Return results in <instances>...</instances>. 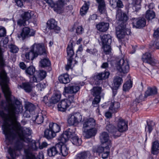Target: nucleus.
I'll list each match as a JSON object with an SVG mask.
<instances>
[{
  "label": "nucleus",
  "mask_w": 159,
  "mask_h": 159,
  "mask_svg": "<svg viewBox=\"0 0 159 159\" xmlns=\"http://www.w3.org/2000/svg\"><path fill=\"white\" fill-rule=\"evenodd\" d=\"M99 138L102 146L98 147L96 151L97 152L102 153V158L106 159L110 154V148L112 146V141L110 139L108 134L106 132L101 133Z\"/></svg>",
  "instance_id": "obj_2"
},
{
  "label": "nucleus",
  "mask_w": 159,
  "mask_h": 159,
  "mask_svg": "<svg viewBox=\"0 0 159 159\" xmlns=\"http://www.w3.org/2000/svg\"><path fill=\"white\" fill-rule=\"evenodd\" d=\"M73 44L72 43H70L68 44L67 48V55L69 57L68 58V62L66 66V69L68 70L71 68L72 65V62H74L73 65L76 63L77 62L75 60L72 61V57L74 54V52L73 49Z\"/></svg>",
  "instance_id": "obj_8"
},
{
  "label": "nucleus",
  "mask_w": 159,
  "mask_h": 159,
  "mask_svg": "<svg viewBox=\"0 0 159 159\" xmlns=\"http://www.w3.org/2000/svg\"><path fill=\"white\" fill-rule=\"evenodd\" d=\"M143 98V95L141 94H140L139 97L136 98L135 101L134 102V105L136 106L137 103H139L142 100Z\"/></svg>",
  "instance_id": "obj_61"
},
{
  "label": "nucleus",
  "mask_w": 159,
  "mask_h": 159,
  "mask_svg": "<svg viewBox=\"0 0 159 159\" xmlns=\"http://www.w3.org/2000/svg\"><path fill=\"white\" fill-rule=\"evenodd\" d=\"M82 121V115L79 112H74L69 114L67 122L69 126H76Z\"/></svg>",
  "instance_id": "obj_4"
},
{
  "label": "nucleus",
  "mask_w": 159,
  "mask_h": 159,
  "mask_svg": "<svg viewBox=\"0 0 159 159\" xmlns=\"http://www.w3.org/2000/svg\"><path fill=\"white\" fill-rule=\"evenodd\" d=\"M24 152L25 155L23 159H30V149L29 148L25 149Z\"/></svg>",
  "instance_id": "obj_56"
},
{
  "label": "nucleus",
  "mask_w": 159,
  "mask_h": 159,
  "mask_svg": "<svg viewBox=\"0 0 159 159\" xmlns=\"http://www.w3.org/2000/svg\"><path fill=\"white\" fill-rule=\"evenodd\" d=\"M83 31L84 29L82 27V26H79L77 27L76 32L77 34H81Z\"/></svg>",
  "instance_id": "obj_62"
},
{
  "label": "nucleus",
  "mask_w": 159,
  "mask_h": 159,
  "mask_svg": "<svg viewBox=\"0 0 159 159\" xmlns=\"http://www.w3.org/2000/svg\"><path fill=\"white\" fill-rule=\"evenodd\" d=\"M46 50L45 46L43 44H34L32 46L30 52H32V57L31 60L37 57L39 54H45Z\"/></svg>",
  "instance_id": "obj_5"
},
{
  "label": "nucleus",
  "mask_w": 159,
  "mask_h": 159,
  "mask_svg": "<svg viewBox=\"0 0 159 159\" xmlns=\"http://www.w3.org/2000/svg\"><path fill=\"white\" fill-rule=\"evenodd\" d=\"M132 87V83L130 80L127 81L123 86V90L125 91H128Z\"/></svg>",
  "instance_id": "obj_46"
},
{
  "label": "nucleus",
  "mask_w": 159,
  "mask_h": 159,
  "mask_svg": "<svg viewBox=\"0 0 159 159\" xmlns=\"http://www.w3.org/2000/svg\"><path fill=\"white\" fill-rule=\"evenodd\" d=\"M9 48L10 49V51L13 53H16L19 50L18 48L15 45L11 44Z\"/></svg>",
  "instance_id": "obj_55"
},
{
  "label": "nucleus",
  "mask_w": 159,
  "mask_h": 159,
  "mask_svg": "<svg viewBox=\"0 0 159 159\" xmlns=\"http://www.w3.org/2000/svg\"><path fill=\"white\" fill-rule=\"evenodd\" d=\"M36 107V105L30 103V118L33 122H34L35 118L39 115V113H36L35 111Z\"/></svg>",
  "instance_id": "obj_25"
},
{
  "label": "nucleus",
  "mask_w": 159,
  "mask_h": 159,
  "mask_svg": "<svg viewBox=\"0 0 159 159\" xmlns=\"http://www.w3.org/2000/svg\"><path fill=\"white\" fill-rule=\"evenodd\" d=\"M50 65V61L48 58L42 59L39 62V65L41 67L48 66Z\"/></svg>",
  "instance_id": "obj_44"
},
{
  "label": "nucleus",
  "mask_w": 159,
  "mask_h": 159,
  "mask_svg": "<svg viewBox=\"0 0 159 159\" xmlns=\"http://www.w3.org/2000/svg\"><path fill=\"white\" fill-rule=\"evenodd\" d=\"M42 101L48 106H51L52 103L50 102V100H48V97L45 96L43 97Z\"/></svg>",
  "instance_id": "obj_58"
},
{
  "label": "nucleus",
  "mask_w": 159,
  "mask_h": 159,
  "mask_svg": "<svg viewBox=\"0 0 159 159\" xmlns=\"http://www.w3.org/2000/svg\"><path fill=\"white\" fill-rule=\"evenodd\" d=\"M49 128L56 134L61 130V127L59 125L56 123H50L49 124Z\"/></svg>",
  "instance_id": "obj_33"
},
{
  "label": "nucleus",
  "mask_w": 159,
  "mask_h": 159,
  "mask_svg": "<svg viewBox=\"0 0 159 159\" xmlns=\"http://www.w3.org/2000/svg\"><path fill=\"white\" fill-rule=\"evenodd\" d=\"M83 131L85 137L86 138H89L96 134L97 129L95 128H92L86 131V129L83 130Z\"/></svg>",
  "instance_id": "obj_22"
},
{
  "label": "nucleus",
  "mask_w": 159,
  "mask_h": 159,
  "mask_svg": "<svg viewBox=\"0 0 159 159\" xmlns=\"http://www.w3.org/2000/svg\"><path fill=\"white\" fill-rule=\"evenodd\" d=\"M22 148V147L21 145L17 144H16L14 147H9L8 149V152L12 159H11L9 157H7V159H15L17 155V151L20 150Z\"/></svg>",
  "instance_id": "obj_15"
},
{
  "label": "nucleus",
  "mask_w": 159,
  "mask_h": 159,
  "mask_svg": "<svg viewBox=\"0 0 159 159\" xmlns=\"http://www.w3.org/2000/svg\"><path fill=\"white\" fill-rule=\"evenodd\" d=\"M36 86L39 90L40 91H42L43 89H44L46 87L45 84L44 83H39L37 84Z\"/></svg>",
  "instance_id": "obj_59"
},
{
  "label": "nucleus",
  "mask_w": 159,
  "mask_h": 159,
  "mask_svg": "<svg viewBox=\"0 0 159 159\" xmlns=\"http://www.w3.org/2000/svg\"><path fill=\"white\" fill-rule=\"evenodd\" d=\"M142 0H133V2L135 5L133 6V8L136 11H139L140 8V3Z\"/></svg>",
  "instance_id": "obj_48"
},
{
  "label": "nucleus",
  "mask_w": 159,
  "mask_h": 159,
  "mask_svg": "<svg viewBox=\"0 0 159 159\" xmlns=\"http://www.w3.org/2000/svg\"><path fill=\"white\" fill-rule=\"evenodd\" d=\"M30 33V29L27 27L23 28L21 33L18 34V37L19 38H22V40L24 39L28 36Z\"/></svg>",
  "instance_id": "obj_29"
},
{
  "label": "nucleus",
  "mask_w": 159,
  "mask_h": 159,
  "mask_svg": "<svg viewBox=\"0 0 159 159\" xmlns=\"http://www.w3.org/2000/svg\"><path fill=\"white\" fill-rule=\"evenodd\" d=\"M120 106L119 102H111L109 109L112 112H117L119 110Z\"/></svg>",
  "instance_id": "obj_28"
},
{
  "label": "nucleus",
  "mask_w": 159,
  "mask_h": 159,
  "mask_svg": "<svg viewBox=\"0 0 159 159\" xmlns=\"http://www.w3.org/2000/svg\"><path fill=\"white\" fill-rule=\"evenodd\" d=\"M46 72L43 70L37 71L33 66H30V82H39L46 77Z\"/></svg>",
  "instance_id": "obj_3"
},
{
  "label": "nucleus",
  "mask_w": 159,
  "mask_h": 159,
  "mask_svg": "<svg viewBox=\"0 0 159 159\" xmlns=\"http://www.w3.org/2000/svg\"><path fill=\"white\" fill-rule=\"evenodd\" d=\"M99 4L98 9L99 11L101 13H103L105 10V3L104 0H96Z\"/></svg>",
  "instance_id": "obj_40"
},
{
  "label": "nucleus",
  "mask_w": 159,
  "mask_h": 159,
  "mask_svg": "<svg viewBox=\"0 0 159 159\" xmlns=\"http://www.w3.org/2000/svg\"><path fill=\"white\" fill-rule=\"evenodd\" d=\"M74 96H69L67 98L61 100L57 105V109L59 111L64 112L66 111L74 102Z\"/></svg>",
  "instance_id": "obj_6"
},
{
  "label": "nucleus",
  "mask_w": 159,
  "mask_h": 159,
  "mask_svg": "<svg viewBox=\"0 0 159 159\" xmlns=\"http://www.w3.org/2000/svg\"><path fill=\"white\" fill-rule=\"evenodd\" d=\"M117 126V131L121 134V132H123L126 131L128 129V127L127 124L125 120L121 118L118 119Z\"/></svg>",
  "instance_id": "obj_17"
},
{
  "label": "nucleus",
  "mask_w": 159,
  "mask_h": 159,
  "mask_svg": "<svg viewBox=\"0 0 159 159\" xmlns=\"http://www.w3.org/2000/svg\"><path fill=\"white\" fill-rule=\"evenodd\" d=\"M30 16V13L28 12H25L21 15V17L22 19H24L28 22V24H29V16Z\"/></svg>",
  "instance_id": "obj_52"
},
{
  "label": "nucleus",
  "mask_w": 159,
  "mask_h": 159,
  "mask_svg": "<svg viewBox=\"0 0 159 159\" xmlns=\"http://www.w3.org/2000/svg\"><path fill=\"white\" fill-rule=\"evenodd\" d=\"M95 97L93 101L92 104L94 106H96L100 101V96H94Z\"/></svg>",
  "instance_id": "obj_57"
},
{
  "label": "nucleus",
  "mask_w": 159,
  "mask_h": 159,
  "mask_svg": "<svg viewBox=\"0 0 159 159\" xmlns=\"http://www.w3.org/2000/svg\"><path fill=\"white\" fill-rule=\"evenodd\" d=\"M102 45V48L103 49L104 52L106 54H109L111 51V48L110 46V44H105Z\"/></svg>",
  "instance_id": "obj_49"
},
{
  "label": "nucleus",
  "mask_w": 159,
  "mask_h": 159,
  "mask_svg": "<svg viewBox=\"0 0 159 159\" xmlns=\"http://www.w3.org/2000/svg\"><path fill=\"white\" fill-rule=\"evenodd\" d=\"M116 19L117 20L123 23V25H125V22L128 20L129 18L127 15L122 12L120 9H119L116 12Z\"/></svg>",
  "instance_id": "obj_12"
},
{
  "label": "nucleus",
  "mask_w": 159,
  "mask_h": 159,
  "mask_svg": "<svg viewBox=\"0 0 159 159\" xmlns=\"http://www.w3.org/2000/svg\"><path fill=\"white\" fill-rule=\"evenodd\" d=\"M56 134L49 128L47 129L44 132V137L48 139L53 138L56 136Z\"/></svg>",
  "instance_id": "obj_32"
},
{
  "label": "nucleus",
  "mask_w": 159,
  "mask_h": 159,
  "mask_svg": "<svg viewBox=\"0 0 159 159\" xmlns=\"http://www.w3.org/2000/svg\"><path fill=\"white\" fill-rule=\"evenodd\" d=\"M61 96V92L58 91H56L50 99V102L52 103H57L60 99Z\"/></svg>",
  "instance_id": "obj_21"
},
{
  "label": "nucleus",
  "mask_w": 159,
  "mask_h": 159,
  "mask_svg": "<svg viewBox=\"0 0 159 159\" xmlns=\"http://www.w3.org/2000/svg\"><path fill=\"white\" fill-rule=\"evenodd\" d=\"M39 144L40 143L38 141L30 139V152L38 151Z\"/></svg>",
  "instance_id": "obj_30"
},
{
  "label": "nucleus",
  "mask_w": 159,
  "mask_h": 159,
  "mask_svg": "<svg viewBox=\"0 0 159 159\" xmlns=\"http://www.w3.org/2000/svg\"><path fill=\"white\" fill-rule=\"evenodd\" d=\"M30 159H44L43 154L42 152H30Z\"/></svg>",
  "instance_id": "obj_27"
},
{
  "label": "nucleus",
  "mask_w": 159,
  "mask_h": 159,
  "mask_svg": "<svg viewBox=\"0 0 159 159\" xmlns=\"http://www.w3.org/2000/svg\"><path fill=\"white\" fill-rule=\"evenodd\" d=\"M122 82L123 80L121 78L119 77H115L113 81L114 87L116 88H118Z\"/></svg>",
  "instance_id": "obj_43"
},
{
  "label": "nucleus",
  "mask_w": 159,
  "mask_h": 159,
  "mask_svg": "<svg viewBox=\"0 0 159 159\" xmlns=\"http://www.w3.org/2000/svg\"><path fill=\"white\" fill-rule=\"evenodd\" d=\"M58 80L60 83L64 84H67L70 81L69 76L67 74L61 75L59 77Z\"/></svg>",
  "instance_id": "obj_39"
},
{
  "label": "nucleus",
  "mask_w": 159,
  "mask_h": 159,
  "mask_svg": "<svg viewBox=\"0 0 159 159\" xmlns=\"http://www.w3.org/2000/svg\"><path fill=\"white\" fill-rule=\"evenodd\" d=\"M74 135L75 132L71 129H69L66 131L58 138V140L61 142L59 143L64 144L63 143L66 142L70 138Z\"/></svg>",
  "instance_id": "obj_11"
},
{
  "label": "nucleus",
  "mask_w": 159,
  "mask_h": 159,
  "mask_svg": "<svg viewBox=\"0 0 159 159\" xmlns=\"http://www.w3.org/2000/svg\"><path fill=\"white\" fill-rule=\"evenodd\" d=\"M43 117L42 113H39V115L36 118H35L34 122H33L34 124L39 125L41 124L43 122Z\"/></svg>",
  "instance_id": "obj_42"
},
{
  "label": "nucleus",
  "mask_w": 159,
  "mask_h": 159,
  "mask_svg": "<svg viewBox=\"0 0 159 159\" xmlns=\"http://www.w3.org/2000/svg\"><path fill=\"white\" fill-rule=\"evenodd\" d=\"M46 29L53 30L56 33H58L60 30V28L57 25V22L53 19L48 20L47 23Z\"/></svg>",
  "instance_id": "obj_14"
},
{
  "label": "nucleus",
  "mask_w": 159,
  "mask_h": 159,
  "mask_svg": "<svg viewBox=\"0 0 159 159\" xmlns=\"http://www.w3.org/2000/svg\"><path fill=\"white\" fill-rule=\"evenodd\" d=\"M153 124V122L152 121L148 123L147 125L145 127V130L146 131L147 129V131H148L149 133H150L152 130V127L154 125Z\"/></svg>",
  "instance_id": "obj_54"
},
{
  "label": "nucleus",
  "mask_w": 159,
  "mask_h": 159,
  "mask_svg": "<svg viewBox=\"0 0 159 159\" xmlns=\"http://www.w3.org/2000/svg\"><path fill=\"white\" fill-rule=\"evenodd\" d=\"M88 9V5L86 3H85L80 9V13L81 15L83 16L85 15L87 13Z\"/></svg>",
  "instance_id": "obj_51"
},
{
  "label": "nucleus",
  "mask_w": 159,
  "mask_h": 159,
  "mask_svg": "<svg viewBox=\"0 0 159 159\" xmlns=\"http://www.w3.org/2000/svg\"><path fill=\"white\" fill-rule=\"evenodd\" d=\"M8 79L6 76H1L0 84L6 99V102L2 101L1 105L5 110L8 111L9 115L4 121L2 129L6 141L9 144L16 139L24 140L25 136L23 128L16 121V115L20 111V102L16 100L15 103L12 101L11 98V92L8 86Z\"/></svg>",
  "instance_id": "obj_1"
},
{
  "label": "nucleus",
  "mask_w": 159,
  "mask_h": 159,
  "mask_svg": "<svg viewBox=\"0 0 159 159\" xmlns=\"http://www.w3.org/2000/svg\"><path fill=\"white\" fill-rule=\"evenodd\" d=\"M135 20L134 18V20ZM133 24H135L137 28H139L144 27L146 25V20L143 18H141L139 20H137L136 22H134V20H133Z\"/></svg>",
  "instance_id": "obj_37"
},
{
  "label": "nucleus",
  "mask_w": 159,
  "mask_h": 159,
  "mask_svg": "<svg viewBox=\"0 0 159 159\" xmlns=\"http://www.w3.org/2000/svg\"><path fill=\"white\" fill-rule=\"evenodd\" d=\"M80 88L79 86L75 85L70 84L67 87H65L64 88V95H65L66 93L74 94L80 90Z\"/></svg>",
  "instance_id": "obj_16"
},
{
  "label": "nucleus",
  "mask_w": 159,
  "mask_h": 159,
  "mask_svg": "<svg viewBox=\"0 0 159 159\" xmlns=\"http://www.w3.org/2000/svg\"><path fill=\"white\" fill-rule=\"evenodd\" d=\"M20 86L21 88L24 89L26 92H30V84L29 82L23 83Z\"/></svg>",
  "instance_id": "obj_47"
},
{
  "label": "nucleus",
  "mask_w": 159,
  "mask_h": 159,
  "mask_svg": "<svg viewBox=\"0 0 159 159\" xmlns=\"http://www.w3.org/2000/svg\"><path fill=\"white\" fill-rule=\"evenodd\" d=\"M36 13H34V11L30 12V21H31L33 24V25H32V26H35L36 25Z\"/></svg>",
  "instance_id": "obj_50"
},
{
  "label": "nucleus",
  "mask_w": 159,
  "mask_h": 159,
  "mask_svg": "<svg viewBox=\"0 0 159 159\" xmlns=\"http://www.w3.org/2000/svg\"><path fill=\"white\" fill-rule=\"evenodd\" d=\"M95 125V120L93 118H90L85 120L83 125V130H85L87 128L93 127Z\"/></svg>",
  "instance_id": "obj_20"
},
{
  "label": "nucleus",
  "mask_w": 159,
  "mask_h": 159,
  "mask_svg": "<svg viewBox=\"0 0 159 159\" xmlns=\"http://www.w3.org/2000/svg\"><path fill=\"white\" fill-rule=\"evenodd\" d=\"M15 1L17 6L18 7H21L23 5V2H26L27 1V0H15Z\"/></svg>",
  "instance_id": "obj_60"
},
{
  "label": "nucleus",
  "mask_w": 159,
  "mask_h": 159,
  "mask_svg": "<svg viewBox=\"0 0 159 159\" xmlns=\"http://www.w3.org/2000/svg\"><path fill=\"white\" fill-rule=\"evenodd\" d=\"M110 75L109 73L107 71H104L98 74L95 77L96 80H101L108 78Z\"/></svg>",
  "instance_id": "obj_35"
},
{
  "label": "nucleus",
  "mask_w": 159,
  "mask_h": 159,
  "mask_svg": "<svg viewBox=\"0 0 159 159\" xmlns=\"http://www.w3.org/2000/svg\"><path fill=\"white\" fill-rule=\"evenodd\" d=\"M130 29L126 28L125 25H120L116 28V35L119 39L123 38L126 35L130 34Z\"/></svg>",
  "instance_id": "obj_9"
},
{
  "label": "nucleus",
  "mask_w": 159,
  "mask_h": 159,
  "mask_svg": "<svg viewBox=\"0 0 159 159\" xmlns=\"http://www.w3.org/2000/svg\"><path fill=\"white\" fill-rule=\"evenodd\" d=\"M159 151V143L155 141L152 143V153L156 155L158 154Z\"/></svg>",
  "instance_id": "obj_36"
},
{
  "label": "nucleus",
  "mask_w": 159,
  "mask_h": 159,
  "mask_svg": "<svg viewBox=\"0 0 159 159\" xmlns=\"http://www.w3.org/2000/svg\"><path fill=\"white\" fill-rule=\"evenodd\" d=\"M142 59L144 62L148 63L152 66L155 64V60L150 53L146 52L143 54L142 56Z\"/></svg>",
  "instance_id": "obj_18"
},
{
  "label": "nucleus",
  "mask_w": 159,
  "mask_h": 159,
  "mask_svg": "<svg viewBox=\"0 0 159 159\" xmlns=\"http://www.w3.org/2000/svg\"><path fill=\"white\" fill-rule=\"evenodd\" d=\"M102 44H111L112 42L111 37L109 34H104L100 36Z\"/></svg>",
  "instance_id": "obj_26"
},
{
  "label": "nucleus",
  "mask_w": 159,
  "mask_h": 159,
  "mask_svg": "<svg viewBox=\"0 0 159 159\" xmlns=\"http://www.w3.org/2000/svg\"><path fill=\"white\" fill-rule=\"evenodd\" d=\"M30 52H26L25 56V61L26 62H29L30 61Z\"/></svg>",
  "instance_id": "obj_64"
},
{
  "label": "nucleus",
  "mask_w": 159,
  "mask_h": 159,
  "mask_svg": "<svg viewBox=\"0 0 159 159\" xmlns=\"http://www.w3.org/2000/svg\"><path fill=\"white\" fill-rule=\"evenodd\" d=\"M44 0L51 7H53L54 10L57 13H60L62 12L65 0H58L56 4H54L52 0Z\"/></svg>",
  "instance_id": "obj_10"
},
{
  "label": "nucleus",
  "mask_w": 159,
  "mask_h": 159,
  "mask_svg": "<svg viewBox=\"0 0 159 159\" xmlns=\"http://www.w3.org/2000/svg\"><path fill=\"white\" fill-rule=\"evenodd\" d=\"M58 143L55 146L51 147L48 149L47 153L49 157H53L58 153L59 151Z\"/></svg>",
  "instance_id": "obj_19"
},
{
  "label": "nucleus",
  "mask_w": 159,
  "mask_h": 159,
  "mask_svg": "<svg viewBox=\"0 0 159 159\" xmlns=\"http://www.w3.org/2000/svg\"><path fill=\"white\" fill-rule=\"evenodd\" d=\"M157 93V88L154 87L152 88H148V90L146 91L145 96L146 97L148 96L156 94Z\"/></svg>",
  "instance_id": "obj_38"
},
{
  "label": "nucleus",
  "mask_w": 159,
  "mask_h": 159,
  "mask_svg": "<svg viewBox=\"0 0 159 159\" xmlns=\"http://www.w3.org/2000/svg\"><path fill=\"white\" fill-rule=\"evenodd\" d=\"M102 91V88L99 86L94 87L91 90L92 94L93 96H100Z\"/></svg>",
  "instance_id": "obj_34"
},
{
  "label": "nucleus",
  "mask_w": 159,
  "mask_h": 159,
  "mask_svg": "<svg viewBox=\"0 0 159 159\" xmlns=\"http://www.w3.org/2000/svg\"><path fill=\"white\" fill-rule=\"evenodd\" d=\"M17 23L18 25L20 26L26 25L29 24H28V22H27L26 20L22 18L19 19L18 20Z\"/></svg>",
  "instance_id": "obj_53"
},
{
  "label": "nucleus",
  "mask_w": 159,
  "mask_h": 159,
  "mask_svg": "<svg viewBox=\"0 0 159 159\" xmlns=\"http://www.w3.org/2000/svg\"><path fill=\"white\" fill-rule=\"evenodd\" d=\"M86 51L88 53H89L90 54H92L94 55H96V53L98 52V51L96 49H87Z\"/></svg>",
  "instance_id": "obj_63"
},
{
  "label": "nucleus",
  "mask_w": 159,
  "mask_h": 159,
  "mask_svg": "<svg viewBox=\"0 0 159 159\" xmlns=\"http://www.w3.org/2000/svg\"><path fill=\"white\" fill-rule=\"evenodd\" d=\"M116 69L120 72L126 74L129 70V66L127 60L122 59L118 61L116 64Z\"/></svg>",
  "instance_id": "obj_7"
},
{
  "label": "nucleus",
  "mask_w": 159,
  "mask_h": 159,
  "mask_svg": "<svg viewBox=\"0 0 159 159\" xmlns=\"http://www.w3.org/2000/svg\"><path fill=\"white\" fill-rule=\"evenodd\" d=\"M155 16V13L150 10H148L146 12V17L148 20H152L154 18Z\"/></svg>",
  "instance_id": "obj_45"
},
{
  "label": "nucleus",
  "mask_w": 159,
  "mask_h": 159,
  "mask_svg": "<svg viewBox=\"0 0 159 159\" xmlns=\"http://www.w3.org/2000/svg\"><path fill=\"white\" fill-rule=\"evenodd\" d=\"M106 130L112 134L113 136L116 138L121 135V134L117 131V129L112 124H107L105 127Z\"/></svg>",
  "instance_id": "obj_13"
},
{
  "label": "nucleus",
  "mask_w": 159,
  "mask_h": 159,
  "mask_svg": "<svg viewBox=\"0 0 159 159\" xmlns=\"http://www.w3.org/2000/svg\"><path fill=\"white\" fill-rule=\"evenodd\" d=\"M58 145L59 148L58 149L59 153L60 154H61L63 156H66L68 154V149L67 148L65 144L58 143Z\"/></svg>",
  "instance_id": "obj_24"
},
{
  "label": "nucleus",
  "mask_w": 159,
  "mask_h": 159,
  "mask_svg": "<svg viewBox=\"0 0 159 159\" xmlns=\"http://www.w3.org/2000/svg\"><path fill=\"white\" fill-rule=\"evenodd\" d=\"M70 138L71 139V141L73 144L79 146L81 144V140L78 138V136H76L75 134L74 136H72Z\"/></svg>",
  "instance_id": "obj_41"
},
{
  "label": "nucleus",
  "mask_w": 159,
  "mask_h": 159,
  "mask_svg": "<svg viewBox=\"0 0 159 159\" xmlns=\"http://www.w3.org/2000/svg\"><path fill=\"white\" fill-rule=\"evenodd\" d=\"M91 156L90 153L88 151L81 152L77 155L76 159H86Z\"/></svg>",
  "instance_id": "obj_31"
},
{
  "label": "nucleus",
  "mask_w": 159,
  "mask_h": 159,
  "mask_svg": "<svg viewBox=\"0 0 159 159\" xmlns=\"http://www.w3.org/2000/svg\"><path fill=\"white\" fill-rule=\"evenodd\" d=\"M109 24L108 23L101 22L97 25L96 28L100 32H104L107 30Z\"/></svg>",
  "instance_id": "obj_23"
}]
</instances>
